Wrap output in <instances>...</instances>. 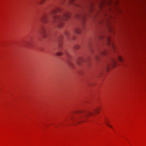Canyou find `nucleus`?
<instances>
[{"mask_svg": "<svg viewBox=\"0 0 146 146\" xmlns=\"http://www.w3.org/2000/svg\"><path fill=\"white\" fill-rule=\"evenodd\" d=\"M41 33L44 38H46L49 36V31L47 29L42 27L41 29Z\"/></svg>", "mask_w": 146, "mask_h": 146, "instance_id": "7ed1b4c3", "label": "nucleus"}, {"mask_svg": "<svg viewBox=\"0 0 146 146\" xmlns=\"http://www.w3.org/2000/svg\"><path fill=\"white\" fill-rule=\"evenodd\" d=\"M107 44L108 46L110 45L113 48H114V45L111 42L110 39L108 37L107 38Z\"/></svg>", "mask_w": 146, "mask_h": 146, "instance_id": "39448f33", "label": "nucleus"}, {"mask_svg": "<svg viewBox=\"0 0 146 146\" xmlns=\"http://www.w3.org/2000/svg\"><path fill=\"white\" fill-rule=\"evenodd\" d=\"M107 53V51H104L100 52V54L102 56H105Z\"/></svg>", "mask_w": 146, "mask_h": 146, "instance_id": "9d476101", "label": "nucleus"}, {"mask_svg": "<svg viewBox=\"0 0 146 146\" xmlns=\"http://www.w3.org/2000/svg\"><path fill=\"white\" fill-rule=\"evenodd\" d=\"M118 60L120 62H122L123 60V59L121 58V56H119L118 57Z\"/></svg>", "mask_w": 146, "mask_h": 146, "instance_id": "9b49d317", "label": "nucleus"}, {"mask_svg": "<svg viewBox=\"0 0 146 146\" xmlns=\"http://www.w3.org/2000/svg\"><path fill=\"white\" fill-rule=\"evenodd\" d=\"M46 17L45 16H44L42 17H41L40 18V21L42 22L43 23H46Z\"/></svg>", "mask_w": 146, "mask_h": 146, "instance_id": "423d86ee", "label": "nucleus"}, {"mask_svg": "<svg viewBox=\"0 0 146 146\" xmlns=\"http://www.w3.org/2000/svg\"><path fill=\"white\" fill-rule=\"evenodd\" d=\"M66 55H68V54H67V53H66Z\"/></svg>", "mask_w": 146, "mask_h": 146, "instance_id": "f3484780", "label": "nucleus"}, {"mask_svg": "<svg viewBox=\"0 0 146 146\" xmlns=\"http://www.w3.org/2000/svg\"><path fill=\"white\" fill-rule=\"evenodd\" d=\"M65 35H66V36H68L69 35L68 32H66L65 33Z\"/></svg>", "mask_w": 146, "mask_h": 146, "instance_id": "ddd939ff", "label": "nucleus"}, {"mask_svg": "<svg viewBox=\"0 0 146 146\" xmlns=\"http://www.w3.org/2000/svg\"><path fill=\"white\" fill-rule=\"evenodd\" d=\"M60 9L58 8H57L55 9H54V10H53L52 11L51 14H54L55 13H56L58 11H60Z\"/></svg>", "mask_w": 146, "mask_h": 146, "instance_id": "0eeeda50", "label": "nucleus"}, {"mask_svg": "<svg viewBox=\"0 0 146 146\" xmlns=\"http://www.w3.org/2000/svg\"><path fill=\"white\" fill-rule=\"evenodd\" d=\"M75 31V32L77 34L80 33L81 32V30L79 28L76 29Z\"/></svg>", "mask_w": 146, "mask_h": 146, "instance_id": "6e6552de", "label": "nucleus"}, {"mask_svg": "<svg viewBox=\"0 0 146 146\" xmlns=\"http://www.w3.org/2000/svg\"><path fill=\"white\" fill-rule=\"evenodd\" d=\"M78 64H80V62H79V61L78 62Z\"/></svg>", "mask_w": 146, "mask_h": 146, "instance_id": "dca6fc26", "label": "nucleus"}, {"mask_svg": "<svg viewBox=\"0 0 146 146\" xmlns=\"http://www.w3.org/2000/svg\"><path fill=\"white\" fill-rule=\"evenodd\" d=\"M116 64V62L113 59H111V62L110 64H108L106 67V69L107 71H108L109 68L110 66L112 67H114Z\"/></svg>", "mask_w": 146, "mask_h": 146, "instance_id": "20e7f679", "label": "nucleus"}, {"mask_svg": "<svg viewBox=\"0 0 146 146\" xmlns=\"http://www.w3.org/2000/svg\"><path fill=\"white\" fill-rule=\"evenodd\" d=\"M70 16L69 14L67 12H66L63 13L61 16H54L53 17L54 22H57L58 23L59 27H61L63 24V21L67 19Z\"/></svg>", "mask_w": 146, "mask_h": 146, "instance_id": "f03ea898", "label": "nucleus"}, {"mask_svg": "<svg viewBox=\"0 0 146 146\" xmlns=\"http://www.w3.org/2000/svg\"><path fill=\"white\" fill-rule=\"evenodd\" d=\"M80 61H83V59H82V58H81L80 59Z\"/></svg>", "mask_w": 146, "mask_h": 146, "instance_id": "2eb2a0df", "label": "nucleus"}, {"mask_svg": "<svg viewBox=\"0 0 146 146\" xmlns=\"http://www.w3.org/2000/svg\"><path fill=\"white\" fill-rule=\"evenodd\" d=\"M96 60H97L99 58V57L98 56H96L95 58Z\"/></svg>", "mask_w": 146, "mask_h": 146, "instance_id": "4468645a", "label": "nucleus"}, {"mask_svg": "<svg viewBox=\"0 0 146 146\" xmlns=\"http://www.w3.org/2000/svg\"><path fill=\"white\" fill-rule=\"evenodd\" d=\"M56 55H57L58 56H60L62 54L61 52H57L56 53Z\"/></svg>", "mask_w": 146, "mask_h": 146, "instance_id": "f8f14e48", "label": "nucleus"}, {"mask_svg": "<svg viewBox=\"0 0 146 146\" xmlns=\"http://www.w3.org/2000/svg\"><path fill=\"white\" fill-rule=\"evenodd\" d=\"M100 111V110L98 108L94 109V112L89 111L85 112L84 110L77 111L75 112L74 113L77 114H79V115L77 117L72 115L70 117V119L72 120H74L76 121H79L80 122L81 121L82 119L84 118H86L88 116L92 115L94 113L98 114Z\"/></svg>", "mask_w": 146, "mask_h": 146, "instance_id": "f257e3e1", "label": "nucleus"}, {"mask_svg": "<svg viewBox=\"0 0 146 146\" xmlns=\"http://www.w3.org/2000/svg\"><path fill=\"white\" fill-rule=\"evenodd\" d=\"M105 122L107 126H109V127H110L112 129L113 128V127H112V126H111V125H110L109 124H108L109 122L108 121H105Z\"/></svg>", "mask_w": 146, "mask_h": 146, "instance_id": "1a4fd4ad", "label": "nucleus"}]
</instances>
